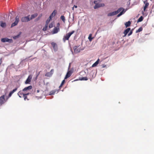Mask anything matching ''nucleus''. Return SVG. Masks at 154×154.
<instances>
[{"label": "nucleus", "instance_id": "obj_23", "mask_svg": "<svg viewBox=\"0 0 154 154\" xmlns=\"http://www.w3.org/2000/svg\"><path fill=\"white\" fill-rule=\"evenodd\" d=\"M23 94H23L22 92V91H19L18 93H17V95H18L19 96V97H22V96H21L23 95Z\"/></svg>", "mask_w": 154, "mask_h": 154}, {"label": "nucleus", "instance_id": "obj_5", "mask_svg": "<svg viewBox=\"0 0 154 154\" xmlns=\"http://www.w3.org/2000/svg\"><path fill=\"white\" fill-rule=\"evenodd\" d=\"M30 20L29 16H28L26 17H22L21 18V21L23 22H27Z\"/></svg>", "mask_w": 154, "mask_h": 154}, {"label": "nucleus", "instance_id": "obj_6", "mask_svg": "<svg viewBox=\"0 0 154 154\" xmlns=\"http://www.w3.org/2000/svg\"><path fill=\"white\" fill-rule=\"evenodd\" d=\"M32 78V75H29L25 82V84H29L31 81Z\"/></svg>", "mask_w": 154, "mask_h": 154}, {"label": "nucleus", "instance_id": "obj_24", "mask_svg": "<svg viewBox=\"0 0 154 154\" xmlns=\"http://www.w3.org/2000/svg\"><path fill=\"white\" fill-rule=\"evenodd\" d=\"M143 19V17L142 16H141L140 17V18L138 19L137 20V22H141Z\"/></svg>", "mask_w": 154, "mask_h": 154}, {"label": "nucleus", "instance_id": "obj_45", "mask_svg": "<svg viewBox=\"0 0 154 154\" xmlns=\"http://www.w3.org/2000/svg\"><path fill=\"white\" fill-rule=\"evenodd\" d=\"M62 87V86H61V85H60V86L59 87V88H60V87Z\"/></svg>", "mask_w": 154, "mask_h": 154}, {"label": "nucleus", "instance_id": "obj_2", "mask_svg": "<svg viewBox=\"0 0 154 154\" xmlns=\"http://www.w3.org/2000/svg\"><path fill=\"white\" fill-rule=\"evenodd\" d=\"M74 31L73 30L72 32L66 34V35L64 36L63 38V40L64 42H65L66 40H69L71 35L74 33Z\"/></svg>", "mask_w": 154, "mask_h": 154}, {"label": "nucleus", "instance_id": "obj_20", "mask_svg": "<svg viewBox=\"0 0 154 154\" xmlns=\"http://www.w3.org/2000/svg\"><path fill=\"white\" fill-rule=\"evenodd\" d=\"M18 22L17 20H15L14 22L11 25V27H14L17 25Z\"/></svg>", "mask_w": 154, "mask_h": 154}, {"label": "nucleus", "instance_id": "obj_38", "mask_svg": "<svg viewBox=\"0 0 154 154\" xmlns=\"http://www.w3.org/2000/svg\"><path fill=\"white\" fill-rule=\"evenodd\" d=\"M15 20H17V21H18V22L19 21V18H18V17L17 16L16 17Z\"/></svg>", "mask_w": 154, "mask_h": 154}, {"label": "nucleus", "instance_id": "obj_15", "mask_svg": "<svg viewBox=\"0 0 154 154\" xmlns=\"http://www.w3.org/2000/svg\"><path fill=\"white\" fill-rule=\"evenodd\" d=\"M130 30L131 28H128L125 30L123 32V33L124 34V36H125Z\"/></svg>", "mask_w": 154, "mask_h": 154}, {"label": "nucleus", "instance_id": "obj_46", "mask_svg": "<svg viewBox=\"0 0 154 154\" xmlns=\"http://www.w3.org/2000/svg\"><path fill=\"white\" fill-rule=\"evenodd\" d=\"M10 14H11V13H10V14L8 15V17H9V16H10Z\"/></svg>", "mask_w": 154, "mask_h": 154}, {"label": "nucleus", "instance_id": "obj_48", "mask_svg": "<svg viewBox=\"0 0 154 154\" xmlns=\"http://www.w3.org/2000/svg\"><path fill=\"white\" fill-rule=\"evenodd\" d=\"M70 64H69V66H70Z\"/></svg>", "mask_w": 154, "mask_h": 154}, {"label": "nucleus", "instance_id": "obj_17", "mask_svg": "<svg viewBox=\"0 0 154 154\" xmlns=\"http://www.w3.org/2000/svg\"><path fill=\"white\" fill-rule=\"evenodd\" d=\"M6 23L5 22H4L2 21L0 22V26L2 28H5L6 27Z\"/></svg>", "mask_w": 154, "mask_h": 154}, {"label": "nucleus", "instance_id": "obj_21", "mask_svg": "<svg viewBox=\"0 0 154 154\" xmlns=\"http://www.w3.org/2000/svg\"><path fill=\"white\" fill-rule=\"evenodd\" d=\"M21 32H20L17 35H15L14 36H13V39H16L17 38H18L19 37L20 35H21Z\"/></svg>", "mask_w": 154, "mask_h": 154}, {"label": "nucleus", "instance_id": "obj_25", "mask_svg": "<svg viewBox=\"0 0 154 154\" xmlns=\"http://www.w3.org/2000/svg\"><path fill=\"white\" fill-rule=\"evenodd\" d=\"M88 79L87 77H82L79 79V80H87Z\"/></svg>", "mask_w": 154, "mask_h": 154}, {"label": "nucleus", "instance_id": "obj_30", "mask_svg": "<svg viewBox=\"0 0 154 154\" xmlns=\"http://www.w3.org/2000/svg\"><path fill=\"white\" fill-rule=\"evenodd\" d=\"M13 94V93L11 91L10 92L8 95V97L7 98L6 100H7L9 97H10Z\"/></svg>", "mask_w": 154, "mask_h": 154}, {"label": "nucleus", "instance_id": "obj_37", "mask_svg": "<svg viewBox=\"0 0 154 154\" xmlns=\"http://www.w3.org/2000/svg\"><path fill=\"white\" fill-rule=\"evenodd\" d=\"M102 68H105L106 67V65H105V64H103L102 65Z\"/></svg>", "mask_w": 154, "mask_h": 154}, {"label": "nucleus", "instance_id": "obj_16", "mask_svg": "<svg viewBox=\"0 0 154 154\" xmlns=\"http://www.w3.org/2000/svg\"><path fill=\"white\" fill-rule=\"evenodd\" d=\"M57 11L55 10H54L49 17V18H50V19H51L55 15Z\"/></svg>", "mask_w": 154, "mask_h": 154}, {"label": "nucleus", "instance_id": "obj_18", "mask_svg": "<svg viewBox=\"0 0 154 154\" xmlns=\"http://www.w3.org/2000/svg\"><path fill=\"white\" fill-rule=\"evenodd\" d=\"M99 61V59H98L92 66L91 67H94L96 66L98 64Z\"/></svg>", "mask_w": 154, "mask_h": 154}, {"label": "nucleus", "instance_id": "obj_40", "mask_svg": "<svg viewBox=\"0 0 154 154\" xmlns=\"http://www.w3.org/2000/svg\"><path fill=\"white\" fill-rule=\"evenodd\" d=\"M30 93H27L26 94H23V96H27V95H28Z\"/></svg>", "mask_w": 154, "mask_h": 154}, {"label": "nucleus", "instance_id": "obj_32", "mask_svg": "<svg viewBox=\"0 0 154 154\" xmlns=\"http://www.w3.org/2000/svg\"><path fill=\"white\" fill-rule=\"evenodd\" d=\"M48 26L47 25H45V26L43 28V30L44 31H45L47 30V28H48Z\"/></svg>", "mask_w": 154, "mask_h": 154}, {"label": "nucleus", "instance_id": "obj_19", "mask_svg": "<svg viewBox=\"0 0 154 154\" xmlns=\"http://www.w3.org/2000/svg\"><path fill=\"white\" fill-rule=\"evenodd\" d=\"M58 30H59V28H57L56 27H54L53 30V33L54 34L57 33L58 32Z\"/></svg>", "mask_w": 154, "mask_h": 154}, {"label": "nucleus", "instance_id": "obj_36", "mask_svg": "<svg viewBox=\"0 0 154 154\" xmlns=\"http://www.w3.org/2000/svg\"><path fill=\"white\" fill-rule=\"evenodd\" d=\"M23 97H24V100H26V99H27L28 100H29V99H27V97L26 96H23Z\"/></svg>", "mask_w": 154, "mask_h": 154}, {"label": "nucleus", "instance_id": "obj_43", "mask_svg": "<svg viewBox=\"0 0 154 154\" xmlns=\"http://www.w3.org/2000/svg\"><path fill=\"white\" fill-rule=\"evenodd\" d=\"M1 60H2V58H1V59H0L1 62L0 63V64H1V63H2Z\"/></svg>", "mask_w": 154, "mask_h": 154}, {"label": "nucleus", "instance_id": "obj_47", "mask_svg": "<svg viewBox=\"0 0 154 154\" xmlns=\"http://www.w3.org/2000/svg\"><path fill=\"white\" fill-rule=\"evenodd\" d=\"M10 18H11H11H12L11 17H10Z\"/></svg>", "mask_w": 154, "mask_h": 154}, {"label": "nucleus", "instance_id": "obj_34", "mask_svg": "<svg viewBox=\"0 0 154 154\" xmlns=\"http://www.w3.org/2000/svg\"><path fill=\"white\" fill-rule=\"evenodd\" d=\"M65 79H64L62 82H61V84H60L61 86H62L63 85V84H64L65 82Z\"/></svg>", "mask_w": 154, "mask_h": 154}, {"label": "nucleus", "instance_id": "obj_11", "mask_svg": "<svg viewBox=\"0 0 154 154\" xmlns=\"http://www.w3.org/2000/svg\"><path fill=\"white\" fill-rule=\"evenodd\" d=\"M51 44L53 48L54 51H57V50L58 48L56 44L54 42H52Z\"/></svg>", "mask_w": 154, "mask_h": 154}, {"label": "nucleus", "instance_id": "obj_31", "mask_svg": "<svg viewBox=\"0 0 154 154\" xmlns=\"http://www.w3.org/2000/svg\"><path fill=\"white\" fill-rule=\"evenodd\" d=\"M133 30H134V29H132L130 31L128 35V36H130L132 34V33H133Z\"/></svg>", "mask_w": 154, "mask_h": 154}, {"label": "nucleus", "instance_id": "obj_39", "mask_svg": "<svg viewBox=\"0 0 154 154\" xmlns=\"http://www.w3.org/2000/svg\"><path fill=\"white\" fill-rule=\"evenodd\" d=\"M53 25L52 24H50L49 25V28H51L53 27Z\"/></svg>", "mask_w": 154, "mask_h": 154}, {"label": "nucleus", "instance_id": "obj_1", "mask_svg": "<svg viewBox=\"0 0 154 154\" xmlns=\"http://www.w3.org/2000/svg\"><path fill=\"white\" fill-rule=\"evenodd\" d=\"M125 12V9L123 8H120L117 11L110 13L108 14V16H112L117 14L119 13H120L117 15V17H119Z\"/></svg>", "mask_w": 154, "mask_h": 154}, {"label": "nucleus", "instance_id": "obj_29", "mask_svg": "<svg viewBox=\"0 0 154 154\" xmlns=\"http://www.w3.org/2000/svg\"><path fill=\"white\" fill-rule=\"evenodd\" d=\"M91 36H92L91 34H90L89 35V36H88V39H89V40L90 41H91L93 39V38H92L91 37Z\"/></svg>", "mask_w": 154, "mask_h": 154}, {"label": "nucleus", "instance_id": "obj_13", "mask_svg": "<svg viewBox=\"0 0 154 154\" xmlns=\"http://www.w3.org/2000/svg\"><path fill=\"white\" fill-rule=\"evenodd\" d=\"M72 72L71 71H69L68 72L65 77L64 79H66L69 77L71 75Z\"/></svg>", "mask_w": 154, "mask_h": 154}, {"label": "nucleus", "instance_id": "obj_41", "mask_svg": "<svg viewBox=\"0 0 154 154\" xmlns=\"http://www.w3.org/2000/svg\"><path fill=\"white\" fill-rule=\"evenodd\" d=\"M38 74L37 75L36 77L35 78V80H36L37 79V77L38 75Z\"/></svg>", "mask_w": 154, "mask_h": 154}, {"label": "nucleus", "instance_id": "obj_3", "mask_svg": "<svg viewBox=\"0 0 154 154\" xmlns=\"http://www.w3.org/2000/svg\"><path fill=\"white\" fill-rule=\"evenodd\" d=\"M94 3L95 4L94 8V9H96L98 8L104 6L105 5L103 3H99L97 1H94Z\"/></svg>", "mask_w": 154, "mask_h": 154}, {"label": "nucleus", "instance_id": "obj_27", "mask_svg": "<svg viewBox=\"0 0 154 154\" xmlns=\"http://www.w3.org/2000/svg\"><path fill=\"white\" fill-rule=\"evenodd\" d=\"M143 30V28L142 27H140L137 30L136 33H137Z\"/></svg>", "mask_w": 154, "mask_h": 154}, {"label": "nucleus", "instance_id": "obj_22", "mask_svg": "<svg viewBox=\"0 0 154 154\" xmlns=\"http://www.w3.org/2000/svg\"><path fill=\"white\" fill-rule=\"evenodd\" d=\"M131 24V22L130 21H129L127 22H126L125 23V26L126 27H128Z\"/></svg>", "mask_w": 154, "mask_h": 154}, {"label": "nucleus", "instance_id": "obj_10", "mask_svg": "<svg viewBox=\"0 0 154 154\" xmlns=\"http://www.w3.org/2000/svg\"><path fill=\"white\" fill-rule=\"evenodd\" d=\"M6 101L5 98V95H3L0 97V104L4 103Z\"/></svg>", "mask_w": 154, "mask_h": 154}, {"label": "nucleus", "instance_id": "obj_4", "mask_svg": "<svg viewBox=\"0 0 154 154\" xmlns=\"http://www.w3.org/2000/svg\"><path fill=\"white\" fill-rule=\"evenodd\" d=\"M1 41L3 42H8L9 43H11L13 42V40L7 38H5L1 39Z\"/></svg>", "mask_w": 154, "mask_h": 154}, {"label": "nucleus", "instance_id": "obj_14", "mask_svg": "<svg viewBox=\"0 0 154 154\" xmlns=\"http://www.w3.org/2000/svg\"><path fill=\"white\" fill-rule=\"evenodd\" d=\"M32 88V86L31 85H29L27 87L25 88L23 90V91H25L28 90H31Z\"/></svg>", "mask_w": 154, "mask_h": 154}, {"label": "nucleus", "instance_id": "obj_44", "mask_svg": "<svg viewBox=\"0 0 154 154\" xmlns=\"http://www.w3.org/2000/svg\"><path fill=\"white\" fill-rule=\"evenodd\" d=\"M39 92V90H37V92L38 93Z\"/></svg>", "mask_w": 154, "mask_h": 154}, {"label": "nucleus", "instance_id": "obj_35", "mask_svg": "<svg viewBox=\"0 0 154 154\" xmlns=\"http://www.w3.org/2000/svg\"><path fill=\"white\" fill-rule=\"evenodd\" d=\"M17 88L18 87H17L14 89H13L12 91H11L13 93L17 90Z\"/></svg>", "mask_w": 154, "mask_h": 154}, {"label": "nucleus", "instance_id": "obj_7", "mask_svg": "<svg viewBox=\"0 0 154 154\" xmlns=\"http://www.w3.org/2000/svg\"><path fill=\"white\" fill-rule=\"evenodd\" d=\"M54 72V69H52L51 70V71L50 72H48L47 73H46L45 75V76L46 77H50L52 76Z\"/></svg>", "mask_w": 154, "mask_h": 154}, {"label": "nucleus", "instance_id": "obj_26", "mask_svg": "<svg viewBox=\"0 0 154 154\" xmlns=\"http://www.w3.org/2000/svg\"><path fill=\"white\" fill-rule=\"evenodd\" d=\"M37 16V15L35 14H34L32 15L31 16L30 18V20L36 17Z\"/></svg>", "mask_w": 154, "mask_h": 154}, {"label": "nucleus", "instance_id": "obj_33", "mask_svg": "<svg viewBox=\"0 0 154 154\" xmlns=\"http://www.w3.org/2000/svg\"><path fill=\"white\" fill-rule=\"evenodd\" d=\"M51 20V19H50V18H49V19H47L46 21L45 25H48V24L50 21Z\"/></svg>", "mask_w": 154, "mask_h": 154}, {"label": "nucleus", "instance_id": "obj_9", "mask_svg": "<svg viewBox=\"0 0 154 154\" xmlns=\"http://www.w3.org/2000/svg\"><path fill=\"white\" fill-rule=\"evenodd\" d=\"M59 89H56L52 90L50 92L49 95H54L55 93H57L59 91Z\"/></svg>", "mask_w": 154, "mask_h": 154}, {"label": "nucleus", "instance_id": "obj_12", "mask_svg": "<svg viewBox=\"0 0 154 154\" xmlns=\"http://www.w3.org/2000/svg\"><path fill=\"white\" fill-rule=\"evenodd\" d=\"M144 3L145 4V6L143 7V11H145L146 9L149 5V3L147 2V0L143 1Z\"/></svg>", "mask_w": 154, "mask_h": 154}, {"label": "nucleus", "instance_id": "obj_42", "mask_svg": "<svg viewBox=\"0 0 154 154\" xmlns=\"http://www.w3.org/2000/svg\"><path fill=\"white\" fill-rule=\"evenodd\" d=\"M74 7H75V8H77V6L76 5H74L73 7L72 8V10H73Z\"/></svg>", "mask_w": 154, "mask_h": 154}, {"label": "nucleus", "instance_id": "obj_8", "mask_svg": "<svg viewBox=\"0 0 154 154\" xmlns=\"http://www.w3.org/2000/svg\"><path fill=\"white\" fill-rule=\"evenodd\" d=\"M79 46H75L74 48V50L75 52L76 53H78L81 50H83V49H81L79 48Z\"/></svg>", "mask_w": 154, "mask_h": 154}, {"label": "nucleus", "instance_id": "obj_28", "mask_svg": "<svg viewBox=\"0 0 154 154\" xmlns=\"http://www.w3.org/2000/svg\"><path fill=\"white\" fill-rule=\"evenodd\" d=\"M60 19L62 20L64 22L65 21V17L63 15H62L60 17Z\"/></svg>", "mask_w": 154, "mask_h": 154}]
</instances>
